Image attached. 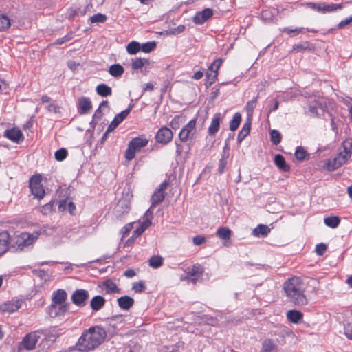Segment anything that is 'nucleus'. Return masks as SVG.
<instances>
[{
  "instance_id": "60",
  "label": "nucleus",
  "mask_w": 352,
  "mask_h": 352,
  "mask_svg": "<svg viewBox=\"0 0 352 352\" xmlns=\"http://www.w3.org/2000/svg\"><path fill=\"white\" fill-rule=\"evenodd\" d=\"M227 162L224 157H222L219 162L218 171L219 173H222L224 171Z\"/></svg>"
},
{
  "instance_id": "12",
  "label": "nucleus",
  "mask_w": 352,
  "mask_h": 352,
  "mask_svg": "<svg viewBox=\"0 0 352 352\" xmlns=\"http://www.w3.org/2000/svg\"><path fill=\"white\" fill-rule=\"evenodd\" d=\"M196 120H191L180 131L179 138L183 143L192 136V131L195 129Z\"/></svg>"
},
{
  "instance_id": "25",
  "label": "nucleus",
  "mask_w": 352,
  "mask_h": 352,
  "mask_svg": "<svg viewBox=\"0 0 352 352\" xmlns=\"http://www.w3.org/2000/svg\"><path fill=\"white\" fill-rule=\"evenodd\" d=\"M303 318V314L298 310H289L287 312V318L289 321L292 323L298 324L299 323Z\"/></svg>"
},
{
  "instance_id": "45",
  "label": "nucleus",
  "mask_w": 352,
  "mask_h": 352,
  "mask_svg": "<svg viewBox=\"0 0 352 352\" xmlns=\"http://www.w3.org/2000/svg\"><path fill=\"white\" fill-rule=\"evenodd\" d=\"M107 19V16L105 14L98 13L89 18V21L91 23H104Z\"/></svg>"
},
{
  "instance_id": "5",
  "label": "nucleus",
  "mask_w": 352,
  "mask_h": 352,
  "mask_svg": "<svg viewBox=\"0 0 352 352\" xmlns=\"http://www.w3.org/2000/svg\"><path fill=\"white\" fill-rule=\"evenodd\" d=\"M29 186L31 192L34 197L38 199H42L45 195V190L41 184V175L32 176L29 182Z\"/></svg>"
},
{
  "instance_id": "31",
  "label": "nucleus",
  "mask_w": 352,
  "mask_h": 352,
  "mask_svg": "<svg viewBox=\"0 0 352 352\" xmlns=\"http://www.w3.org/2000/svg\"><path fill=\"white\" fill-rule=\"evenodd\" d=\"M124 72V67L120 64H114L110 66L109 72L116 78L121 76Z\"/></svg>"
},
{
  "instance_id": "20",
  "label": "nucleus",
  "mask_w": 352,
  "mask_h": 352,
  "mask_svg": "<svg viewBox=\"0 0 352 352\" xmlns=\"http://www.w3.org/2000/svg\"><path fill=\"white\" fill-rule=\"evenodd\" d=\"M67 298V292L62 289L54 291L52 294V304H60L67 303L66 300Z\"/></svg>"
},
{
  "instance_id": "44",
  "label": "nucleus",
  "mask_w": 352,
  "mask_h": 352,
  "mask_svg": "<svg viewBox=\"0 0 352 352\" xmlns=\"http://www.w3.org/2000/svg\"><path fill=\"white\" fill-rule=\"evenodd\" d=\"M148 63V60L146 58H138L135 59L131 65L132 69L137 70L141 69L144 66L145 64Z\"/></svg>"
},
{
  "instance_id": "26",
  "label": "nucleus",
  "mask_w": 352,
  "mask_h": 352,
  "mask_svg": "<svg viewBox=\"0 0 352 352\" xmlns=\"http://www.w3.org/2000/svg\"><path fill=\"white\" fill-rule=\"evenodd\" d=\"M270 232V229L268 228V226L263 224H260L253 230L252 234L256 237H265L267 236Z\"/></svg>"
},
{
  "instance_id": "17",
  "label": "nucleus",
  "mask_w": 352,
  "mask_h": 352,
  "mask_svg": "<svg viewBox=\"0 0 352 352\" xmlns=\"http://www.w3.org/2000/svg\"><path fill=\"white\" fill-rule=\"evenodd\" d=\"M10 240V236L7 231L0 232V256L8 250Z\"/></svg>"
},
{
  "instance_id": "34",
  "label": "nucleus",
  "mask_w": 352,
  "mask_h": 352,
  "mask_svg": "<svg viewBox=\"0 0 352 352\" xmlns=\"http://www.w3.org/2000/svg\"><path fill=\"white\" fill-rule=\"evenodd\" d=\"M164 197H165L164 192H161L155 190V191L153 194L151 199V208L160 204L164 199Z\"/></svg>"
},
{
  "instance_id": "59",
  "label": "nucleus",
  "mask_w": 352,
  "mask_h": 352,
  "mask_svg": "<svg viewBox=\"0 0 352 352\" xmlns=\"http://www.w3.org/2000/svg\"><path fill=\"white\" fill-rule=\"evenodd\" d=\"M185 30V25H179L177 28L170 29L169 32L172 34H178Z\"/></svg>"
},
{
  "instance_id": "49",
  "label": "nucleus",
  "mask_w": 352,
  "mask_h": 352,
  "mask_svg": "<svg viewBox=\"0 0 352 352\" xmlns=\"http://www.w3.org/2000/svg\"><path fill=\"white\" fill-rule=\"evenodd\" d=\"M132 289L135 293H142L146 289V285L142 280H140L139 282H135L133 284Z\"/></svg>"
},
{
  "instance_id": "41",
  "label": "nucleus",
  "mask_w": 352,
  "mask_h": 352,
  "mask_svg": "<svg viewBox=\"0 0 352 352\" xmlns=\"http://www.w3.org/2000/svg\"><path fill=\"white\" fill-rule=\"evenodd\" d=\"M10 26V19L4 15L0 14V31H5Z\"/></svg>"
},
{
  "instance_id": "8",
  "label": "nucleus",
  "mask_w": 352,
  "mask_h": 352,
  "mask_svg": "<svg viewBox=\"0 0 352 352\" xmlns=\"http://www.w3.org/2000/svg\"><path fill=\"white\" fill-rule=\"evenodd\" d=\"M69 309L68 303L51 304L48 307V314L52 318L63 316Z\"/></svg>"
},
{
  "instance_id": "6",
  "label": "nucleus",
  "mask_w": 352,
  "mask_h": 352,
  "mask_svg": "<svg viewBox=\"0 0 352 352\" xmlns=\"http://www.w3.org/2000/svg\"><path fill=\"white\" fill-rule=\"evenodd\" d=\"M344 154L340 153L332 160H329L326 164V168L329 171L335 170L346 162L348 153L346 148H344Z\"/></svg>"
},
{
  "instance_id": "30",
  "label": "nucleus",
  "mask_w": 352,
  "mask_h": 352,
  "mask_svg": "<svg viewBox=\"0 0 352 352\" xmlns=\"http://www.w3.org/2000/svg\"><path fill=\"white\" fill-rule=\"evenodd\" d=\"M274 163L283 171L287 172L289 170V166L287 164L283 155L280 154L276 155Z\"/></svg>"
},
{
  "instance_id": "16",
  "label": "nucleus",
  "mask_w": 352,
  "mask_h": 352,
  "mask_svg": "<svg viewBox=\"0 0 352 352\" xmlns=\"http://www.w3.org/2000/svg\"><path fill=\"white\" fill-rule=\"evenodd\" d=\"M98 286L104 289L106 294H108L120 293L121 290L111 279L105 280Z\"/></svg>"
},
{
  "instance_id": "62",
  "label": "nucleus",
  "mask_w": 352,
  "mask_h": 352,
  "mask_svg": "<svg viewBox=\"0 0 352 352\" xmlns=\"http://www.w3.org/2000/svg\"><path fill=\"white\" fill-rule=\"evenodd\" d=\"M102 116V112L101 110L100 107H99L95 111L94 116H93V120H100ZM94 121L91 122V124L93 123Z\"/></svg>"
},
{
  "instance_id": "23",
  "label": "nucleus",
  "mask_w": 352,
  "mask_h": 352,
  "mask_svg": "<svg viewBox=\"0 0 352 352\" xmlns=\"http://www.w3.org/2000/svg\"><path fill=\"white\" fill-rule=\"evenodd\" d=\"M105 302V299L102 296H95L91 300L90 307L93 311H97L104 307Z\"/></svg>"
},
{
  "instance_id": "36",
  "label": "nucleus",
  "mask_w": 352,
  "mask_h": 352,
  "mask_svg": "<svg viewBox=\"0 0 352 352\" xmlns=\"http://www.w3.org/2000/svg\"><path fill=\"white\" fill-rule=\"evenodd\" d=\"M241 121V115L239 113H234L233 118L229 123V128L230 131H236Z\"/></svg>"
},
{
  "instance_id": "48",
  "label": "nucleus",
  "mask_w": 352,
  "mask_h": 352,
  "mask_svg": "<svg viewBox=\"0 0 352 352\" xmlns=\"http://www.w3.org/2000/svg\"><path fill=\"white\" fill-rule=\"evenodd\" d=\"M67 151L65 148H62L55 152V159L57 161L61 162L67 157Z\"/></svg>"
},
{
  "instance_id": "43",
  "label": "nucleus",
  "mask_w": 352,
  "mask_h": 352,
  "mask_svg": "<svg viewBox=\"0 0 352 352\" xmlns=\"http://www.w3.org/2000/svg\"><path fill=\"white\" fill-rule=\"evenodd\" d=\"M275 344L271 339H265L262 342V348L264 352H270L275 349Z\"/></svg>"
},
{
  "instance_id": "32",
  "label": "nucleus",
  "mask_w": 352,
  "mask_h": 352,
  "mask_svg": "<svg viewBox=\"0 0 352 352\" xmlns=\"http://www.w3.org/2000/svg\"><path fill=\"white\" fill-rule=\"evenodd\" d=\"M187 273L190 276L197 278V280L202 276L204 273L203 267L199 265H195Z\"/></svg>"
},
{
  "instance_id": "10",
  "label": "nucleus",
  "mask_w": 352,
  "mask_h": 352,
  "mask_svg": "<svg viewBox=\"0 0 352 352\" xmlns=\"http://www.w3.org/2000/svg\"><path fill=\"white\" fill-rule=\"evenodd\" d=\"M40 338L38 331H34L27 334L23 339L21 344L27 350H32L34 349Z\"/></svg>"
},
{
  "instance_id": "51",
  "label": "nucleus",
  "mask_w": 352,
  "mask_h": 352,
  "mask_svg": "<svg viewBox=\"0 0 352 352\" xmlns=\"http://www.w3.org/2000/svg\"><path fill=\"white\" fill-rule=\"evenodd\" d=\"M307 155L306 151L302 147H298L295 152V157L299 161H302L305 159Z\"/></svg>"
},
{
  "instance_id": "3",
  "label": "nucleus",
  "mask_w": 352,
  "mask_h": 352,
  "mask_svg": "<svg viewBox=\"0 0 352 352\" xmlns=\"http://www.w3.org/2000/svg\"><path fill=\"white\" fill-rule=\"evenodd\" d=\"M39 234L34 232L30 234L28 232H22L19 235H16L14 239V247H16L17 250H23L25 248L32 245L38 239Z\"/></svg>"
},
{
  "instance_id": "15",
  "label": "nucleus",
  "mask_w": 352,
  "mask_h": 352,
  "mask_svg": "<svg viewBox=\"0 0 352 352\" xmlns=\"http://www.w3.org/2000/svg\"><path fill=\"white\" fill-rule=\"evenodd\" d=\"M3 136L10 140L19 143L23 140V135L21 130L16 128L5 131Z\"/></svg>"
},
{
  "instance_id": "58",
  "label": "nucleus",
  "mask_w": 352,
  "mask_h": 352,
  "mask_svg": "<svg viewBox=\"0 0 352 352\" xmlns=\"http://www.w3.org/2000/svg\"><path fill=\"white\" fill-rule=\"evenodd\" d=\"M193 243L196 245H202L206 242V238L204 236H202L201 235H197L195 237H193Z\"/></svg>"
},
{
  "instance_id": "57",
  "label": "nucleus",
  "mask_w": 352,
  "mask_h": 352,
  "mask_svg": "<svg viewBox=\"0 0 352 352\" xmlns=\"http://www.w3.org/2000/svg\"><path fill=\"white\" fill-rule=\"evenodd\" d=\"M345 336L350 340H352V324L347 323L344 327Z\"/></svg>"
},
{
  "instance_id": "29",
  "label": "nucleus",
  "mask_w": 352,
  "mask_h": 352,
  "mask_svg": "<svg viewBox=\"0 0 352 352\" xmlns=\"http://www.w3.org/2000/svg\"><path fill=\"white\" fill-rule=\"evenodd\" d=\"M96 93L102 97H107L112 94L111 88L104 83L98 85L96 87Z\"/></svg>"
},
{
  "instance_id": "24",
  "label": "nucleus",
  "mask_w": 352,
  "mask_h": 352,
  "mask_svg": "<svg viewBox=\"0 0 352 352\" xmlns=\"http://www.w3.org/2000/svg\"><path fill=\"white\" fill-rule=\"evenodd\" d=\"M78 108L80 110V114L87 113L92 108L90 99L87 97L80 98L78 100Z\"/></svg>"
},
{
  "instance_id": "27",
  "label": "nucleus",
  "mask_w": 352,
  "mask_h": 352,
  "mask_svg": "<svg viewBox=\"0 0 352 352\" xmlns=\"http://www.w3.org/2000/svg\"><path fill=\"white\" fill-rule=\"evenodd\" d=\"M21 305V300H16L15 302H8L6 303H4L2 305V311H7V312H14L18 310Z\"/></svg>"
},
{
  "instance_id": "13",
  "label": "nucleus",
  "mask_w": 352,
  "mask_h": 352,
  "mask_svg": "<svg viewBox=\"0 0 352 352\" xmlns=\"http://www.w3.org/2000/svg\"><path fill=\"white\" fill-rule=\"evenodd\" d=\"M152 217V213L150 212V210H148L144 214V221L140 223L138 228H137L133 232V236L135 238L139 237L145 231V230L151 225Z\"/></svg>"
},
{
  "instance_id": "50",
  "label": "nucleus",
  "mask_w": 352,
  "mask_h": 352,
  "mask_svg": "<svg viewBox=\"0 0 352 352\" xmlns=\"http://www.w3.org/2000/svg\"><path fill=\"white\" fill-rule=\"evenodd\" d=\"M217 75L218 72H210V73L208 72L206 74V86H210L212 84H213L217 78Z\"/></svg>"
},
{
  "instance_id": "9",
  "label": "nucleus",
  "mask_w": 352,
  "mask_h": 352,
  "mask_svg": "<svg viewBox=\"0 0 352 352\" xmlns=\"http://www.w3.org/2000/svg\"><path fill=\"white\" fill-rule=\"evenodd\" d=\"M133 107V104H129L126 109L116 115L109 125L107 128V132H111L116 128H117V126L127 117Z\"/></svg>"
},
{
  "instance_id": "35",
  "label": "nucleus",
  "mask_w": 352,
  "mask_h": 352,
  "mask_svg": "<svg viewBox=\"0 0 352 352\" xmlns=\"http://www.w3.org/2000/svg\"><path fill=\"white\" fill-rule=\"evenodd\" d=\"M258 98V94L255 96L252 100L248 101L245 106V109L248 115V118H251L254 112V110L256 106L257 100Z\"/></svg>"
},
{
  "instance_id": "33",
  "label": "nucleus",
  "mask_w": 352,
  "mask_h": 352,
  "mask_svg": "<svg viewBox=\"0 0 352 352\" xmlns=\"http://www.w3.org/2000/svg\"><path fill=\"white\" fill-rule=\"evenodd\" d=\"M324 223L328 227L336 228L339 226L340 219L338 216H330L324 218Z\"/></svg>"
},
{
  "instance_id": "64",
  "label": "nucleus",
  "mask_w": 352,
  "mask_h": 352,
  "mask_svg": "<svg viewBox=\"0 0 352 352\" xmlns=\"http://www.w3.org/2000/svg\"><path fill=\"white\" fill-rule=\"evenodd\" d=\"M308 48L307 44H298L293 46V50L301 52Z\"/></svg>"
},
{
  "instance_id": "40",
  "label": "nucleus",
  "mask_w": 352,
  "mask_h": 352,
  "mask_svg": "<svg viewBox=\"0 0 352 352\" xmlns=\"http://www.w3.org/2000/svg\"><path fill=\"white\" fill-rule=\"evenodd\" d=\"M140 44L137 41H131L126 46V51L130 54H136L140 50Z\"/></svg>"
},
{
  "instance_id": "22",
  "label": "nucleus",
  "mask_w": 352,
  "mask_h": 352,
  "mask_svg": "<svg viewBox=\"0 0 352 352\" xmlns=\"http://www.w3.org/2000/svg\"><path fill=\"white\" fill-rule=\"evenodd\" d=\"M251 129V118H248L237 137L238 143H241L250 133Z\"/></svg>"
},
{
  "instance_id": "39",
  "label": "nucleus",
  "mask_w": 352,
  "mask_h": 352,
  "mask_svg": "<svg viewBox=\"0 0 352 352\" xmlns=\"http://www.w3.org/2000/svg\"><path fill=\"white\" fill-rule=\"evenodd\" d=\"M342 8V5L340 3H331L327 4L323 3L322 13L331 12Z\"/></svg>"
},
{
  "instance_id": "14",
  "label": "nucleus",
  "mask_w": 352,
  "mask_h": 352,
  "mask_svg": "<svg viewBox=\"0 0 352 352\" xmlns=\"http://www.w3.org/2000/svg\"><path fill=\"white\" fill-rule=\"evenodd\" d=\"M213 15V10L211 8H205L198 12L193 17V22L195 24H203Z\"/></svg>"
},
{
  "instance_id": "1",
  "label": "nucleus",
  "mask_w": 352,
  "mask_h": 352,
  "mask_svg": "<svg viewBox=\"0 0 352 352\" xmlns=\"http://www.w3.org/2000/svg\"><path fill=\"white\" fill-rule=\"evenodd\" d=\"M107 337V331L100 326L96 325L83 331L76 346L82 352H89L98 348L103 343Z\"/></svg>"
},
{
  "instance_id": "46",
  "label": "nucleus",
  "mask_w": 352,
  "mask_h": 352,
  "mask_svg": "<svg viewBox=\"0 0 352 352\" xmlns=\"http://www.w3.org/2000/svg\"><path fill=\"white\" fill-rule=\"evenodd\" d=\"M176 144V153L177 156H181L182 153H188L190 151V146L187 144L175 142Z\"/></svg>"
},
{
  "instance_id": "19",
  "label": "nucleus",
  "mask_w": 352,
  "mask_h": 352,
  "mask_svg": "<svg viewBox=\"0 0 352 352\" xmlns=\"http://www.w3.org/2000/svg\"><path fill=\"white\" fill-rule=\"evenodd\" d=\"M217 235L225 241L224 245L229 246L231 244L230 237L232 231L227 227H221L217 230Z\"/></svg>"
},
{
  "instance_id": "28",
  "label": "nucleus",
  "mask_w": 352,
  "mask_h": 352,
  "mask_svg": "<svg viewBox=\"0 0 352 352\" xmlns=\"http://www.w3.org/2000/svg\"><path fill=\"white\" fill-rule=\"evenodd\" d=\"M130 210L129 203L126 200L120 201L115 208L118 217L121 214L128 213Z\"/></svg>"
},
{
  "instance_id": "63",
  "label": "nucleus",
  "mask_w": 352,
  "mask_h": 352,
  "mask_svg": "<svg viewBox=\"0 0 352 352\" xmlns=\"http://www.w3.org/2000/svg\"><path fill=\"white\" fill-rule=\"evenodd\" d=\"M309 113L311 116H317L318 113V107L316 105H310L309 107Z\"/></svg>"
},
{
  "instance_id": "42",
  "label": "nucleus",
  "mask_w": 352,
  "mask_h": 352,
  "mask_svg": "<svg viewBox=\"0 0 352 352\" xmlns=\"http://www.w3.org/2000/svg\"><path fill=\"white\" fill-rule=\"evenodd\" d=\"M157 46V43L155 41H149L143 43L140 45L141 50L144 53H149L153 51Z\"/></svg>"
},
{
  "instance_id": "21",
  "label": "nucleus",
  "mask_w": 352,
  "mask_h": 352,
  "mask_svg": "<svg viewBox=\"0 0 352 352\" xmlns=\"http://www.w3.org/2000/svg\"><path fill=\"white\" fill-rule=\"evenodd\" d=\"M118 306L124 310H129L134 304L133 298L129 296H123L117 299Z\"/></svg>"
},
{
  "instance_id": "7",
  "label": "nucleus",
  "mask_w": 352,
  "mask_h": 352,
  "mask_svg": "<svg viewBox=\"0 0 352 352\" xmlns=\"http://www.w3.org/2000/svg\"><path fill=\"white\" fill-rule=\"evenodd\" d=\"M89 298V292L85 289H76L75 290L72 296L71 300L74 304L79 307H84L85 302Z\"/></svg>"
},
{
  "instance_id": "55",
  "label": "nucleus",
  "mask_w": 352,
  "mask_h": 352,
  "mask_svg": "<svg viewBox=\"0 0 352 352\" xmlns=\"http://www.w3.org/2000/svg\"><path fill=\"white\" fill-rule=\"evenodd\" d=\"M327 246L324 243H319L317 244L316 246V252L318 255L322 256L324 253V252L327 250Z\"/></svg>"
},
{
  "instance_id": "61",
  "label": "nucleus",
  "mask_w": 352,
  "mask_h": 352,
  "mask_svg": "<svg viewBox=\"0 0 352 352\" xmlns=\"http://www.w3.org/2000/svg\"><path fill=\"white\" fill-rule=\"evenodd\" d=\"M47 109L49 112H52L54 113L59 112V107L55 104L54 103H51L47 107Z\"/></svg>"
},
{
  "instance_id": "11",
  "label": "nucleus",
  "mask_w": 352,
  "mask_h": 352,
  "mask_svg": "<svg viewBox=\"0 0 352 352\" xmlns=\"http://www.w3.org/2000/svg\"><path fill=\"white\" fill-rule=\"evenodd\" d=\"M173 132L166 126H163L157 131L155 139L159 143L166 144L173 139Z\"/></svg>"
},
{
  "instance_id": "56",
  "label": "nucleus",
  "mask_w": 352,
  "mask_h": 352,
  "mask_svg": "<svg viewBox=\"0 0 352 352\" xmlns=\"http://www.w3.org/2000/svg\"><path fill=\"white\" fill-rule=\"evenodd\" d=\"M307 6L309 8H310L318 12H322V11L323 3H308Z\"/></svg>"
},
{
  "instance_id": "18",
  "label": "nucleus",
  "mask_w": 352,
  "mask_h": 352,
  "mask_svg": "<svg viewBox=\"0 0 352 352\" xmlns=\"http://www.w3.org/2000/svg\"><path fill=\"white\" fill-rule=\"evenodd\" d=\"M221 119V114L220 113H215L212 120L210 126L208 129L209 135H214L219 129L220 122Z\"/></svg>"
},
{
  "instance_id": "4",
  "label": "nucleus",
  "mask_w": 352,
  "mask_h": 352,
  "mask_svg": "<svg viewBox=\"0 0 352 352\" xmlns=\"http://www.w3.org/2000/svg\"><path fill=\"white\" fill-rule=\"evenodd\" d=\"M148 140L146 138L137 137L133 138L128 144V148L125 151V158L128 161L134 159L135 153L140 151L142 148L145 147L148 144Z\"/></svg>"
},
{
  "instance_id": "47",
  "label": "nucleus",
  "mask_w": 352,
  "mask_h": 352,
  "mask_svg": "<svg viewBox=\"0 0 352 352\" xmlns=\"http://www.w3.org/2000/svg\"><path fill=\"white\" fill-rule=\"evenodd\" d=\"M270 139L274 145H278L281 141V134L278 131L273 129L270 131Z\"/></svg>"
},
{
  "instance_id": "53",
  "label": "nucleus",
  "mask_w": 352,
  "mask_h": 352,
  "mask_svg": "<svg viewBox=\"0 0 352 352\" xmlns=\"http://www.w3.org/2000/svg\"><path fill=\"white\" fill-rule=\"evenodd\" d=\"M221 63H222V60L221 58L216 59L209 67L210 72H218V69L220 67Z\"/></svg>"
},
{
  "instance_id": "37",
  "label": "nucleus",
  "mask_w": 352,
  "mask_h": 352,
  "mask_svg": "<svg viewBox=\"0 0 352 352\" xmlns=\"http://www.w3.org/2000/svg\"><path fill=\"white\" fill-rule=\"evenodd\" d=\"M164 258L162 256L157 255L153 256L150 258L148 262L149 265L153 268H158L163 265Z\"/></svg>"
},
{
  "instance_id": "2",
  "label": "nucleus",
  "mask_w": 352,
  "mask_h": 352,
  "mask_svg": "<svg viewBox=\"0 0 352 352\" xmlns=\"http://www.w3.org/2000/svg\"><path fill=\"white\" fill-rule=\"evenodd\" d=\"M283 289L288 300L294 305L303 306L308 303L304 284L300 278L294 276L287 279L284 283Z\"/></svg>"
},
{
  "instance_id": "54",
  "label": "nucleus",
  "mask_w": 352,
  "mask_h": 352,
  "mask_svg": "<svg viewBox=\"0 0 352 352\" xmlns=\"http://www.w3.org/2000/svg\"><path fill=\"white\" fill-rule=\"evenodd\" d=\"M274 13L269 10H265L261 12V17L265 21H270L273 19Z\"/></svg>"
},
{
  "instance_id": "52",
  "label": "nucleus",
  "mask_w": 352,
  "mask_h": 352,
  "mask_svg": "<svg viewBox=\"0 0 352 352\" xmlns=\"http://www.w3.org/2000/svg\"><path fill=\"white\" fill-rule=\"evenodd\" d=\"M182 117L180 116H176L170 122V126L173 129H177L179 127V124L180 122H182Z\"/></svg>"
},
{
  "instance_id": "38",
  "label": "nucleus",
  "mask_w": 352,
  "mask_h": 352,
  "mask_svg": "<svg viewBox=\"0 0 352 352\" xmlns=\"http://www.w3.org/2000/svg\"><path fill=\"white\" fill-rule=\"evenodd\" d=\"M58 208L60 210H68L70 214H73L74 211L76 210V206L74 204L72 201L67 203L66 200H62L60 201Z\"/></svg>"
}]
</instances>
